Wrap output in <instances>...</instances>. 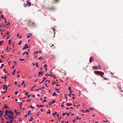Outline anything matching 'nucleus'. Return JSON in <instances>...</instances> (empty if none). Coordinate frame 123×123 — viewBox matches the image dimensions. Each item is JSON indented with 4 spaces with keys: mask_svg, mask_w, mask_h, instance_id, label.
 Wrapping results in <instances>:
<instances>
[{
    "mask_svg": "<svg viewBox=\"0 0 123 123\" xmlns=\"http://www.w3.org/2000/svg\"><path fill=\"white\" fill-rule=\"evenodd\" d=\"M8 120L11 119L8 121V123H12L14 119V114L11 111H8Z\"/></svg>",
    "mask_w": 123,
    "mask_h": 123,
    "instance_id": "1",
    "label": "nucleus"
},
{
    "mask_svg": "<svg viewBox=\"0 0 123 123\" xmlns=\"http://www.w3.org/2000/svg\"><path fill=\"white\" fill-rule=\"evenodd\" d=\"M94 73L96 74H99L100 75H104V73L101 71H95L94 72Z\"/></svg>",
    "mask_w": 123,
    "mask_h": 123,
    "instance_id": "2",
    "label": "nucleus"
},
{
    "mask_svg": "<svg viewBox=\"0 0 123 123\" xmlns=\"http://www.w3.org/2000/svg\"><path fill=\"white\" fill-rule=\"evenodd\" d=\"M47 9L49 11H54L56 10V9L55 7H52L48 8H47Z\"/></svg>",
    "mask_w": 123,
    "mask_h": 123,
    "instance_id": "3",
    "label": "nucleus"
},
{
    "mask_svg": "<svg viewBox=\"0 0 123 123\" xmlns=\"http://www.w3.org/2000/svg\"><path fill=\"white\" fill-rule=\"evenodd\" d=\"M6 116H8V110H6L5 112V118L6 119H8V117Z\"/></svg>",
    "mask_w": 123,
    "mask_h": 123,
    "instance_id": "4",
    "label": "nucleus"
},
{
    "mask_svg": "<svg viewBox=\"0 0 123 123\" xmlns=\"http://www.w3.org/2000/svg\"><path fill=\"white\" fill-rule=\"evenodd\" d=\"M25 46L23 48V49H25L29 48V47L28 46L27 44H25Z\"/></svg>",
    "mask_w": 123,
    "mask_h": 123,
    "instance_id": "5",
    "label": "nucleus"
},
{
    "mask_svg": "<svg viewBox=\"0 0 123 123\" xmlns=\"http://www.w3.org/2000/svg\"><path fill=\"white\" fill-rule=\"evenodd\" d=\"M3 89L4 90L5 89L7 90V86L6 85H3Z\"/></svg>",
    "mask_w": 123,
    "mask_h": 123,
    "instance_id": "6",
    "label": "nucleus"
},
{
    "mask_svg": "<svg viewBox=\"0 0 123 123\" xmlns=\"http://www.w3.org/2000/svg\"><path fill=\"white\" fill-rule=\"evenodd\" d=\"M55 102V100H52V102H51L49 103V104L50 105H51V104H53Z\"/></svg>",
    "mask_w": 123,
    "mask_h": 123,
    "instance_id": "7",
    "label": "nucleus"
},
{
    "mask_svg": "<svg viewBox=\"0 0 123 123\" xmlns=\"http://www.w3.org/2000/svg\"><path fill=\"white\" fill-rule=\"evenodd\" d=\"M8 108V106L6 105L5 104L4 105V106L3 108H2V110H3L4 109V108Z\"/></svg>",
    "mask_w": 123,
    "mask_h": 123,
    "instance_id": "8",
    "label": "nucleus"
},
{
    "mask_svg": "<svg viewBox=\"0 0 123 123\" xmlns=\"http://www.w3.org/2000/svg\"><path fill=\"white\" fill-rule=\"evenodd\" d=\"M14 111L16 114H17V115H18L19 114L20 112V111L19 112H17L16 110H14Z\"/></svg>",
    "mask_w": 123,
    "mask_h": 123,
    "instance_id": "9",
    "label": "nucleus"
},
{
    "mask_svg": "<svg viewBox=\"0 0 123 123\" xmlns=\"http://www.w3.org/2000/svg\"><path fill=\"white\" fill-rule=\"evenodd\" d=\"M93 57H91L89 59V62L90 63H91L92 61V60L93 59Z\"/></svg>",
    "mask_w": 123,
    "mask_h": 123,
    "instance_id": "10",
    "label": "nucleus"
},
{
    "mask_svg": "<svg viewBox=\"0 0 123 123\" xmlns=\"http://www.w3.org/2000/svg\"><path fill=\"white\" fill-rule=\"evenodd\" d=\"M50 30L51 31H49L50 32H51V31L53 32H55V30L54 29H51Z\"/></svg>",
    "mask_w": 123,
    "mask_h": 123,
    "instance_id": "11",
    "label": "nucleus"
},
{
    "mask_svg": "<svg viewBox=\"0 0 123 123\" xmlns=\"http://www.w3.org/2000/svg\"><path fill=\"white\" fill-rule=\"evenodd\" d=\"M67 105H68V106H70L72 105V104H69L68 103H67Z\"/></svg>",
    "mask_w": 123,
    "mask_h": 123,
    "instance_id": "12",
    "label": "nucleus"
},
{
    "mask_svg": "<svg viewBox=\"0 0 123 123\" xmlns=\"http://www.w3.org/2000/svg\"><path fill=\"white\" fill-rule=\"evenodd\" d=\"M24 7H26L28 6V5L27 4H24Z\"/></svg>",
    "mask_w": 123,
    "mask_h": 123,
    "instance_id": "13",
    "label": "nucleus"
},
{
    "mask_svg": "<svg viewBox=\"0 0 123 123\" xmlns=\"http://www.w3.org/2000/svg\"><path fill=\"white\" fill-rule=\"evenodd\" d=\"M31 119H29V121H32V120L33 119V118L32 117H31Z\"/></svg>",
    "mask_w": 123,
    "mask_h": 123,
    "instance_id": "14",
    "label": "nucleus"
},
{
    "mask_svg": "<svg viewBox=\"0 0 123 123\" xmlns=\"http://www.w3.org/2000/svg\"><path fill=\"white\" fill-rule=\"evenodd\" d=\"M16 71V70L15 69H14L13 70V72H12V74L13 75L14 74L15 72Z\"/></svg>",
    "mask_w": 123,
    "mask_h": 123,
    "instance_id": "15",
    "label": "nucleus"
},
{
    "mask_svg": "<svg viewBox=\"0 0 123 123\" xmlns=\"http://www.w3.org/2000/svg\"><path fill=\"white\" fill-rule=\"evenodd\" d=\"M43 72L42 71H40L39 72L38 74H41L43 73Z\"/></svg>",
    "mask_w": 123,
    "mask_h": 123,
    "instance_id": "16",
    "label": "nucleus"
},
{
    "mask_svg": "<svg viewBox=\"0 0 123 123\" xmlns=\"http://www.w3.org/2000/svg\"><path fill=\"white\" fill-rule=\"evenodd\" d=\"M11 40L10 39L8 40V43L9 44H11Z\"/></svg>",
    "mask_w": 123,
    "mask_h": 123,
    "instance_id": "17",
    "label": "nucleus"
},
{
    "mask_svg": "<svg viewBox=\"0 0 123 123\" xmlns=\"http://www.w3.org/2000/svg\"><path fill=\"white\" fill-rule=\"evenodd\" d=\"M74 95L73 94H69V96L71 97L72 96H74Z\"/></svg>",
    "mask_w": 123,
    "mask_h": 123,
    "instance_id": "18",
    "label": "nucleus"
},
{
    "mask_svg": "<svg viewBox=\"0 0 123 123\" xmlns=\"http://www.w3.org/2000/svg\"><path fill=\"white\" fill-rule=\"evenodd\" d=\"M44 66L45 67V68L47 70V69L46 68V67H48L47 65L46 64H45L44 65Z\"/></svg>",
    "mask_w": 123,
    "mask_h": 123,
    "instance_id": "19",
    "label": "nucleus"
},
{
    "mask_svg": "<svg viewBox=\"0 0 123 123\" xmlns=\"http://www.w3.org/2000/svg\"><path fill=\"white\" fill-rule=\"evenodd\" d=\"M94 69H97L98 68V66H94Z\"/></svg>",
    "mask_w": 123,
    "mask_h": 123,
    "instance_id": "20",
    "label": "nucleus"
},
{
    "mask_svg": "<svg viewBox=\"0 0 123 123\" xmlns=\"http://www.w3.org/2000/svg\"><path fill=\"white\" fill-rule=\"evenodd\" d=\"M56 94L55 92H53V96H56Z\"/></svg>",
    "mask_w": 123,
    "mask_h": 123,
    "instance_id": "21",
    "label": "nucleus"
},
{
    "mask_svg": "<svg viewBox=\"0 0 123 123\" xmlns=\"http://www.w3.org/2000/svg\"><path fill=\"white\" fill-rule=\"evenodd\" d=\"M37 106L38 107H43V105H37Z\"/></svg>",
    "mask_w": 123,
    "mask_h": 123,
    "instance_id": "22",
    "label": "nucleus"
},
{
    "mask_svg": "<svg viewBox=\"0 0 123 123\" xmlns=\"http://www.w3.org/2000/svg\"><path fill=\"white\" fill-rule=\"evenodd\" d=\"M28 3L29 6H31V3L29 2H28Z\"/></svg>",
    "mask_w": 123,
    "mask_h": 123,
    "instance_id": "23",
    "label": "nucleus"
},
{
    "mask_svg": "<svg viewBox=\"0 0 123 123\" xmlns=\"http://www.w3.org/2000/svg\"><path fill=\"white\" fill-rule=\"evenodd\" d=\"M47 114H50V110H49V111L47 112Z\"/></svg>",
    "mask_w": 123,
    "mask_h": 123,
    "instance_id": "24",
    "label": "nucleus"
},
{
    "mask_svg": "<svg viewBox=\"0 0 123 123\" xmlns=\"http://www.w3.org/2000/svg\"><path fill=\"white\" fill-rule=\"evenodd\" d=\"M4 77H5V78H4V79H5V81H6V79L7 78V77L5 75L4 76Z\"/></svg>",
    "mask_w": 123,
    "mask_h": 123,
    "instance_id": "25",
    "label": "nucleus"
},
{
    "mask_svg": "<svg viewBox=\"0 0 123 123\" xmlns=\"http://www.w3.org/2000/svg\"><path fill=\"white\" fill-rule=\"evenodd\" d=\"M22 83L21 85H23L24 84V81H23V80L22 81Z\"/></svg>",
    "mask_w": 123,
    "mask_h": 123,
    "instance_id": "26",
    "label": "nucleus"
},
{
    "mask_svg": "<svg viewBox=\"0 0 123 123\" xmlns=\"http://www.w3.org/2000/svg\"><path fill=\"white\" fill-rule=\"evenodd\" d=\"M22 43V41H21L19 43V45H20Z\"/></svg>",
    "mask_w": 123,
    "mask_h": 123,
    "instance_id": "27",
    "label": "nucleus"
},
{
    "mask_svg": "<svg viewBox=\"0 0 123 123\" xmlns=\"http://www.w3.org/2000/svg\"><path fill=\"white\" fill-rule=\"evenodd\" d=\"M3 43V41H0V45H1Z\"/></svg>",
    "mask_w": 123,
    "mask_h": 123,
    "instance_id": "28",
    "label": "nucleus"
},
{
    "mask_svg": "<svg viewBox=\"0 0 123 123\" xmlns=\"http://www.w3.org/2000/svg\"><path fill=\"white\" fill-rule=\"evenodd\" d=\"M31 112V111H28V113H27L28 115H29L30 113Z\"/></svg>",
    "mask_w": 123,
    "mask_h": 123,
    "instance_id": "29",
    "label": "nucleus"
},
{
    "mask_svg": "<svg viewBox=\"0 0 123 123\" xmlns=\"http://www.w3.org/2000/svg\"><path fill=\"white\" fill-rule=\"evenodd\" d=\"M19 60L20 61H23L24 60V59H19Z\"/></svg>",
    "mask_w": 123,
    "mask_h": 123,
    "instance_id": "30",
    "label": "nucleus"
},
{
    "mask_svg": "<svg viewBox=\"0 0 123 123\" xmlns=\"http://www.w3.org/2000/svg\"><path fill=\"white\" fill-rule=\"evenodd\" d=\"M68 89H69V91H71V88H70V87H68Z\"/></svg>",
    "mask_w": 123,
    "mask_h": 123,
    "instance_id": "31",
    "label": "nucleus"
},
{
    "mask_svg": "<svg viewBox=\"0 0 123 123\" xmlns=\"http://www.w3.org/2000/svg\"><path fill=\"white\" fill-rule=\"evenodd\" d=\"M103 79H104V80H108V78H103Z\"/></svg>",
    "mask_w": 123,
    "mask_h": 123,
    "instance_id": "32",
    "label": "nucleus"
},
{
    "mask_svg": "<svg viewBox=\"0 0 123 123\" xmlns=\"http://www.w3.org/2000/svg\"><path fill=\"white\" fill-rule=\"evenodd\" d=\"M76 119H75L74 120H73V121L74 122V123H75V122H76Z\"/></svg>",
    "mask_w": 123,
    "mask_h": 123,
    "instance_id": "33",
    "label": "nucleus"
},
{
    "mask_svg": "<svg viewBox=\"0 0 123 123\" xmlns=\"http://www.w3.org/2000/svg\"><path fill=\"white\" fill-rule=\"evenodd\" d=\"M44 81V80H43L42 81V82H40V84H42V83H43V82Z\"/></svg>",
    "mask_w": 123,
    "mask_h": 123,
    "instance_id": "34",
    "label": "nucleus"
},
{
    "mask_svg": "<svg viewBox=\"0 0 123 123\" xmlns=\"http://www.w3.org/2000/svg\"><path fill=\"white\" fill-rule=\"evenodd\" d=\"M77 119H81V118H79V117L78 116L77 117Z\"/></svg>",
    "mask_w": 123,
    "mask_h": 123,
    "instance_id": "35",
    "label": "nucleus"
},
{
    "mask_svg": "<svg viewBox=\"0 0 123 123\" xmlns=\"http://www.w3.org/2000/svg\"><path fill=\"white\" fill-rule=\"evenodd\" d=\"M18 92L16 91L15 92V95H17L18 94Z\"/></svg>",
    "mask_w": 123,
    "mask_h": 123,
    "instance_id": "36",
    "label": "nucleus"
},
{
    "mask_svg": "<svg viewBox=\"0 0 123 123\" xmlns=\"http://www.w3.org/2000/svg\"><path fill=\"white\" fill-rule=\"evenodd\" d=\"M28 92H26V93L25 94V95H28Z\"/></svg>",
    "mask_w": 123,
    "mask_h": 123,
    "instance_id": "37",
    "label": "nucleus"
},
{
    "mask_svg": "<svg viewBox=\"0 0 123 123\" xmlns=\"http://www.w3.org/2000/svg\"><path fill=\"white\" fill-rule=\"evenodd\" d=\"M31 37L30 36H29V35L27 36V38H29Z\"/></svg>",
    "mask_w": 123,
    "mask_h": 123,
    "instance_id": "38",
    "label": "nucleus"
},
{
    "mask_svg": "<svg viewBox=\"0 0 123 123\" xmlns=\"http://www.w3.org/2000/svg\"><path fill=\"white\" fill-rule=\"evenodd\" d=\"M89 111L87 109L85 111V112L86 113V112H88Z\"/></svg>",
    "mask_w": 123,
    "mask_h": 123,
    "instance_id": "39",
    "label": "nucleus"
},
{
    "mask_svg": "<svg viewBox=\"0 0 123 123\" xmlns=\"http://www.w3.org/2000/svg\"><path fill=\"white\" fill-rule=\"evenodd\" d=\"M36 65L37 67H39L38 65V63L37 62L36 63Z\"/></svg>",
    "mask_w": 123,
    "mask_h": 123,
    "instance_id": "40",
    "label": "nucleus"
},
{
    "mask_svg": "<svg viewBox=\"0 0 123 123\" xmlns=\"http://www.w3.org/2000/svg\"><path fill=\"white\" fill-rule=\"evenodd\" d=\"M54 0L56 2H57L59 0Z\"/></svg>",
    "mask_w": 123,
    "mask_h": 123,
    "instance_id": "41",
    "label": "nucleus"
},
{
    "mask_svg": "<svg viewBox=\"0 0 123 123\" xmlns=\"http://www.w3.org/2000/svg\"><path fill=\"white\" fill-rule=\"evenodd\" d=\"M30 107H31V108H33V109H34V108L33 107H32V105H31L30 106Z\"/></svg>",
    "mask_w": 123,
    "mask_h": 123,
    "instance_id": "42",
    "label": "nucleus"
},
{
    "mask_svg": "<svg viewBox=\"0 0 123 123\" xmlns=\"http://www.w3.org/2000/svg\"><path fill=\"white\" fill-rule=\"evenodd\" d=\"M46 100L45 99H44L42 103H43L44 102H46Z\"/></svg>",
    "mask_w": 123,
    "mask_h": 123,
    "instance_id": "43",
    "label": "nucleus"
},
{
    "mask_svg": "<svg viewBox=\"0 0 123 123\" xmlns=\"http://www.w3.org/2000/svg\"><path fill=\"white\" fill-rule=\"evenodd\" d=\"M46 82H48V83H49L50 82V81L48 80H46Z\"/></svg>",
    "mask_w": 123,
    "mask_h": 123,
    "instance_id": "44",
    "label": "nucleus"
},
{
    "mask_svg": "<svg viewBox=\"0 0 123 123\" xmlns=\"http://www.w3.org/2000/svg\"><path fill=\"white\" fill-rule=\"evenodd\" d=\"M26 54V52H25L24 53H23V54H22V55H24V54Z\"/></svg>",
    "mask_w": 123,
    "mask_h": 123,
    "instance_id": "45",
    "label": "nucleus"
},
{
    "mask_svg": "<svg viewBox=\"0 0 123 123\" xmlns=\"http://www.w3.org/2000/svg\"><path fill=\"white\" fill-rule=\"evenodd\" d=\"M6 92V91H5V92H4L1 91V92H2V93H5Z\"/></svg>",
    "mask_w": 123,
    "mask_h": 123,
    "instance_id": "46",
    "label": "nucleus"
},
{
    "mask_svg": "<svg viewBox=\"0 0 123 123\" xmlns=\"http://www.w3.org/2000/svg\"><path fill=\"white\" fill-rule=\"evenodd\" d=\"M103 122H105L106 123V122H108V120H106V121H103Z\"/></svg>",
    "mask_w": 123,
    "mask_h": 123,
    "instance_id": "47",
    "label": "nucleus"
},
{
    "mask_svg": "<svg viewBox=\"0 0 123 123\" xmlns=\"http://www.w3.org/2000/svg\"><path fill=\"white\" fill-rule=\"evenodd\" d=\"M66 114V113H63L62 114V115L63 116H64Z\"/></svg>",
    "mask_w": 123,
    "mask_h": 123,
    "instance_id": "48",
    "label": "nucleus"
},
{
    "mask_svg": "<svg viewBox=\"0 0 123 123\" xmlns=\"http://www.w3.org/2000/svg\"><path fill=\"white\" fill-rule=\"evenodd\" d=\"M27 96H28V98H29L31 96V95H28Z\"/></svg>",
    "mask_w": 123,
    "mask_h": 123,
    "instance_id": "49",
    "label": "nucleus"
},
{
    "mask_svg": "<svg viewBox=\"0 0 123 123\" xmlns=\"http://www.w3.org/2000/svg\"><path fill=\"white\" fill-rule=\"evenodd\" d=\"M41 59H42V58L41 57H39L38 58V60H40Z\"/></svg>",
    "mask_w": 123,
    "mask_h": 123,
    "instance_id": "50",
    "label": "nucleus"
},
{
    "mask_svg": "<svg viewBox=\"0 0 123 123\" xmlns=\"http://www.w3.org/2000/svg\"><path fill=\"white\" fill-rule=\"evenodd\" d=\"M66 114H67V115L68 116L69 115V114L68 113H66Z\"/></svg>",
    "mask_w": 123,
    "mask_h": 123,
    "instance_id": "51",
    "label": "nucleus"
},
{
    "mask_svg": "<svg viewBox=\"0 0 123 123\" xmlns=\"http://www.w3.org/2000/svg\"><path fill=\"white\" fill-rule=\"evenodd\" d=\"M81 111H82L83 113H84V111L83 110H81Z\"/></svg>",
    "mask_w": 123,
    "mask_h": 123,
    "instance_id": "52",
    "label": "nucleus"
},
{
    "mask_svg": "<svg viewBox=\"0 0 123 123\" xmlns=\"http://www.w3.org/2000/svg\"><path fill=\"white\" fill-rule=\"evenodd\" d=\"M1 17L2 18H4V17L3 15H1Z\"/></svg>",
    "mask_w": 123,
    "mask_h": 123,
    "instance_id": "53",
    "label": "nucleus"
},
{
    "mask_svg": "<svg viewBox=\"0 0 123 123\" xmlns=\"http://www.w3.org/2000/svg\"><path fill=\"white\" fill-rule=\"evenodd\" d=\"M43 80H46V78L45 77H43Z\"/></svg>",
    "mask_w": 123,
    "mask_h": 123,
    "instance_id": "54",
    "label": "nucleus"
},
{
    "mask_svg": "<svg viewBox=\"0 0 123 123\" xmlns=\"http://www.w3.org/2000/svg\"><path fill=\"white\" fill-rule=\"evenodd\" d=\"M38 51H37L35 52V54H37L38 53Z\"/></svg>",
    "mask_w": 123,
    "mask_h": 123,
    "instance_id": "55",
    "label": "nucleus"
},
{
    "mask_svg": "<svg viewBox=\"0 0 123 123\" xmlns=\"http://www.w3.org/2000/svg\"><path fill=\"white\" fill-rule=\"evenodd\" d=\"M31 101V100L29 99V100H28L27 101V102H30V101Z\"/></svg>",
    "mask_w": 123,
    "mask_h": 123,
    "instance_id": "56",
    "label": "nucleus"
},
{
    "mask_svg": "<svg viewBox=\"0 0 123 123\" xmlns=\"http://www.w3.org/2000/svg\"><path fill=\"white\" fill-rule=\"evenodd\" d=\"M4 71H5L6 72V73H7V72L6 71V70L5 69H4L3 70Z\"/></svg>",
    "mask_w": 123,
    "mask_h": 123,
    "instance_id": "57",
    "label": "nucleus"
},
{
    "mask_svg": "<svg viewBox=\"0 0 123 123\" xmlns=\"http://www.w3.org/2000/svg\"><path fill=\"white\" fill-rule=\"evenodd\" d=\"M28 52H26V54L27 55H28Z\"/></svg>",
    "mask_w": 123,
    "mask_h": 123,
    "instance_id": "58",
    "label": "nucleus"
},
{
    "mask_svg": "<svg viewBox=\"0 0 123 123\" xmlns=\"http://www.w3.org/2000/svg\"><path fill=\"white\" fill-rule=\"evenodd\" d=\"M80 104H79V105H78L77 106V108H78V107H79V106H80Z\"/></svg>",
    "mask_w": 123,
    "mask_h": 123,
    "instance_id": "59",
    "label": "nucleus"
},
{
    "mask_svg": "<svg viewBox=\"0 0 123 123\" xmlns=\"http://www.w3.org/2000/svg\"><path fill=\"white\" fill-rule=\"evenodd\" d=\"M1 57L2 58H4V57L3 56V55H1Z\"/></svg>",
    "mask_w": 123,
    "mask_h": 123,
    "instance_id": "60",
    "label": "nucleus"
},
{
    "mask_svg": "<svg viewBox=\"0 0 123 123\" xmlns=\"http://www.w3.org/2000/svg\"><path fill=\"white\" fill-rule=\"evenodd\" d=\"M37 96L38 97H39L40 96V95L39 94H37Z\"/></svg>",
    "mask_w": 123,
    "mask_h": 123,
    "instance_id": "61",
    "label": "nucleus"
},
{
    "mask_svg": "<svg viewBox=\"0 0 123 123\" xmlns=\"http://www.w3.org/2000/svg\"><path fill=\"white\" fill-rule=\"evenodd\" d=\"M2 60H0V63H2Z\"/></svg>",
    "mask_w": 123,
    "mask_h": 123,
    "instance_id": "62",
    "label": "nucleus"
},
{
    "mask_svg": "<svg viewBox=\"0 0 123 123\" xmlns=\"http://www.w3.org/2000/svg\"><path fill=\"white\" fill-rule=\"evenodd\" d=\"M56 84V82H54V83H53V84L54 85H55Z\"/></svg>",
    "mask_w": 123,
    "mask_h": 123,
    "instance_id": "63",
    "label": "nucleus"
},
{
    "mask_svg": "<svg viewBox=\"0 0 123 123\" xmlns=\"http://www.w3.org/2000/svg\"><path fill=\"white\" fill-rule=\"evenodd\" d=\"M17 36H18V37L19 36V33H18V34H17Z\"/></svg>",
    "mask_w": 123,
    "mask_h": 123,
    "instance_id": "64",
    "label": "nucleus"
}]
</instances>
